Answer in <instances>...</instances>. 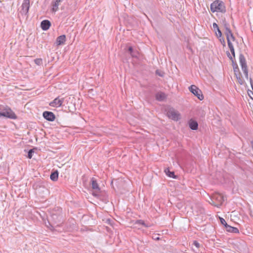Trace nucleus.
Instances as JSON below:
<instances>
[{
    "label": "nucleus",
    "mask_w": 253,
    "mask_h": 253,
    "mask_svg": "<svg viewBox=\"0 0 253 253\" xmlns=\"http://www.w3.org/2000/svg\"><path fill=\"white\" fill-rule=\"evenodd\" d=\"M210 8L211 11L213 13L215 12L224 13L226 11L224 2L219 0H216L211 3Z\"/></svg>",
    "instance_id": "nucleus-1"
},
{
    "label": "nucleus",
    "mask_w": 253,
    "mask_h": 253,
    "mask_svg": "<svg viewBox=\"0 0 253 253\" xmlns=\"http://www.w3.org/2000/svg\"><path fill=\"white\" fill-rule=\"evenodd\" d=\"M211 201L209 203L215 207H219L224 201V197L218 193H215L212 195L210 198Z\"/></svg>",
    "instance_id": "nucleus-2"
},
{
    "label": "nucleus",
    "mask_w": 253,
    "mask_h": 253,
    "mask_svg": "<svg viewBox=\"0 0 253 253\" xmlns=\"http://www.w3.org/2000/svg\"><path fill=\"white\" fill-rule=\"evenodd\" d=\"M189 90L194 95L197 97V98L202 100L204 99V96L202 94V91L196 85H191L189 87Z\"/></svg>",
    "instance_id": "nucleus-3"
},
{
    "label": "nucleus",
    "mask_w": 253,
    "mask_h": 253,
    "mask_svg": "<svg viewBox=\"0 0 253 253\" xmlns=\"http://www.w3.org/2000/svg\"><path fill=\"white\" fill-rule=\"evenodd\" d=\"M167 115L169 118L174 121H178L180 118L179 112L172 108L168 110Z\"/></svg>",
    "instance_id": "nucleus-4"
},
{
    "label": "nucleus",
    "mask_w": 253,
    "mask_h": 253,
    "mask_svg": "<svg viewBox=\"0 0 253 253\" xmlns=\"http://www.w3.org/2000/svg\"><path fill=\"white\" fill-rule=\"evenodd\" d=\"M225 27V34L226 36L227 40V43L229 44V43H232L231 41H234L235 40V37H234L228 24H225L224 25Z\"/></svg>",
    "instance_id": "nucleus-5"
},
{
    "label": "nucleus",
    "mask_w": 253,
    "mask_h": 253,
    "mask_svg": "<svg viewBox=\"0 0 253 253\" xmlns=\"http://www.w3.org/2000/svg\"><path fill=\"white\" fill-rule=\"evenodd\" d=\"M240 63L242 67V71L245 74V77L248 78V73L247 66L246 65V59L243 55L240 54L239 56Z\"/></svg>",
    "instance_id": "nucleus-6"
},
{
    "label": "nucleus",
    "mask_w": 253,
    "mask_h": 253,
    "mask_svg": "<svg viewBox=\"0 0 253 253\" xmlns=\"http://www.w3.org/2000/svg\"><path fill=\"white\" fill-rule=\"evenodd\" d=\"M4 117L10 119H15L16 117L15 114L9 108L0 112V117Z\"/></svg>",
    "instance_id": "nucleus-7"
},
{
    "label": "nucleus",
    "mask_w": 253,
    "mask_h": 253,
    "mask_svg": "<svg viewBox=\"0 0 253 253\" xmlns=\"http://www.w3.org/2000/svg\"><path fill=\"white\" fill-rule=\"evenodd\" d=\"M91 185L92 189L95 191L92 193V195L94 196H97L98 195V193L100 191V189L96 179L94 177H92L91 179Z\"/></svg>",
    "instance_id": "nucleus-8"
},
{
    "label": "nucleus",
    "mask_w": 253,
    "mask_h": 253,
    "mask_svg": "<svg viewBox=\"0 0 253 253\" xmlns=\"http://www.w3.org/2000/svg\"><path fill=\"white\" fill-rule=\"evenodd\" d=\"M64 102V98H60L59 97L55 98L52 101L49 103V105L53 107H60Z\"/></svg>",
    "instance_id": "nucleus-9"
},
{
    "label": "nucleus",
    "mask_w": 253,
    "mask_h": 253,
    "mask_svg": "<svg viewBox=\"0 0 253 253\" xmlns=\"http://www.w3.org/2000/svg\"><path fill=\"white\" fill-rule=\"evenodd\" d=\"M21 6V12L22 14H27L30 7V0H24Z\"/></svg>",
    "instance_id": "nucleus-10"
},
{
    "label": "nucleus",
    "mask_w": 253,
    "mask_h": 253,
    "mask_svg": "<svg viewBox=\"0 0 253 253\" xmlns=\"http://www.w3.org/2000/svg\"><path fill=\"white\" fill-rule=\"evenodd\" d=\"M43 117L46 120L51 122L53 121L55 119L54 114L52 112L49 111H44L43 113Z\"/></svg>",
    "instance_id": "nucleus-11"
},
{
    "label": "nucleus",
    "mask_w": 253,
    "mask_h": 253,
    "mask_svg": "<svg viewBox=\"0 0 253 253\" xmlns=\"http://www.w3.org/2000/svg\"><path fill=\"white\" fill-rule=\"evenodd\" d=\"M62 1V0H53L52 1L51 5L52 9L51 10L53 12H55L58 9V6L59 5L60 2Z\"/></svg>",
    "instance_id": "nucleus-12"
},
{
    "label": "nucleus",
    "mask_w": 253,
    "mask_h": 253,
    "mask_svg": "<svg viewBox=\"0 0 253 253\" xmlns=\"http://www.w3.org/2000/svg\"><path fill=\"white\" fill-rule=\"evenodd\" d=\"M50 25V23L48 20H44L41 22V27L43 30L46 31L49 28Z\"/></svg>",
    "instance_id": "nucleus-13"
},
{
    "label": "nucleus",
    "mask_w": 253,
    "mask_h": 253,
    "mask_svg": "<svg viewBox=\"0 0 253 253\" xmlns=\"http://www.w3.org/2000/svg\"><path fill=\"white\" fill-rule=\"evenodd\" d=\"M66 41V36L64 35H61L57 37L56 41L57 45H59L63 44Z\"/></svg>",
    "instance_id": "nucleus-14"
},
{
    "label": "nucleus",
    "mask_w": 253,
    "mask_h": 253,
    "mask_svg": "<svg viewBox=\"0 0 253 253\" xmlns=\"http://www.w3.org/2000/svg\"><path fill=\"white\" fill-rule=\"evenodd\" d=\"M189 126L191 129L197 130L198 128V124L196 121L191 120L189 122Z\"/></svg>",
    "instance_id": "nucleus-15"
},
{
    "label": "nucleus",
    "mask_w": 253,
    "mask_h": 253,
    "mask_svg": "<svg viewBox=\"0 0 253 253\" xmlns=\"http://www.w3.org/2000/svg\"><path fill=\"white\" fill-rule=\"evenodd\" d=\"M166 98L165 94L163 92H158L156 94V98L159 101H164Z\"/></svg>",
    "instance_id": "nucleus-16"
},
{
    "label": "nucleus",
    "mask_w": 253,
    "mask_h": 253,
    "mask_svg": "<svg viewBox=\"0 0 253 253\" xmlns=\"http://www.w3.org/2000/svg\"><path fill=\"white\" fill-rule=\"evenodd\" d=\"M226 230L231 233H239V230L236 227H232L230 225L226 226Z\"/></svg>",
    "instance_id": "nucleus-17"
},
{
    "label": "nucleus",
    "mask_w": 253,
    "mask_h": 253,
    "mask_svg": "<svg viewBox=\"0 0 253 253\" xmlns=\"http://www.w3.org/2000/svg\"><path fill=\"white\" fill-rule=\"evenodd\" d=\"M58 172L57 170L52 172L50 176V179L54 181H55L58 179Z\"/></svg>",
    "instance_id": "nucleus-18"
},
{
    "label": "nucleus",
    "mask_w": 253,
    "mask_h": 253,
    "mask_svg": "<svg viewBox=\"0 0 253 253\" xmlns=\"http://www.w3.org/2000/svg\"><path fill=\"white\" fill-rule=\"evenodd\" d=\"M165 172L166 174L169 177H172L173 178H175L176 176L174 175L173 171H170L169 169H165Z\"/></svg>",
    "instance_id": "nucleus-19"
},
{
    "label": "nucleus",
    "mask_w": 253,
    "mask_h": 253,
    "mask_svg": "<svg viewBox=\"0 0 253 253\" xmlns=\"http://www.w3.org/2000/svg\"><path fill=\"white\" fill-rule=\"evenodd\" d=\"M135 224H141V225H143L144 226H145L146 227H149L150 226V224H146L145 223V222L143 220H136V222H135Z\"/></svg>",
    "instance_id": "nucleus-20"
},
{
    "label": "nucleus",
    "mask_w": 253,
    "mask_h": 253,
    "mask_svg": "<svg viewBox=\"0 0 253 253\" xmlns=\"http://www.w3.org/2000/svg\"><path fill=\"white\" fill-rule=\"evenodd\" d=\"M228 47L232 53V54L233 56V57L235 58V51H234L233 45L232 44V43H229V44H228Z\"/></svg>",
    "instance_id": "nucleus-21"
},
{
    "label": "nucleus",
    "mask_w": 253,
    "mask_h": 253,
    "mask_svg": "<svg viewBox=\"0 0 253 253\" xmlns=\"http://www.w3.org/2000/svg\"><path fill=\"white\" fill-rule=\"evenodd\" d=\"M130 55L133 57H137L138 55V52L137 50H133V51L130 53Z\"/></svg>",
    "instance_id": "nucleus-22"
},
{
    "label": "nucleus",
    "mask_w": 253,
    "mask_h": 253,
    "mask_svg": "<svg viewBox=\"0 0 253 253\" xmlns=\"http://www.w3.org/2000/svg\"><path fill=\"white\" fill-rule=\"evenodd\" d=\"M219 219H220L221 223L222 224H223V225H224L225 227L226 228V226H228V225L227 224V223H226V221L224 220V219H223L222 217H220Z\"/></svg>",
    "instance_id": "nucleus-23"
},
{
    "label": "nucleus",
    "mask_w": 253,
    "mask_h": 253,
    "mask_svg": "<svg viewBox=\"0 0 253 253\" xmlns=\"http://www.w3.org/2000/svg\"><path fill=\"white\" fill-rule=\"evenodd\" d=\"M34 150L33 149H30L29 152H28V158L29 159H31L32 156H33V154L34 153Z\"/></svg>",
    "instance_id": "nucleus-24"
},
{
    "label": "nucleus",
    "mask_w": 253,
    "mask_h": 253,
    "mask_svg": "<svg viewBox=\"0 0 253 253\" xmlns=\"http://www.w3.org/2000/svg\"><path fill=\"white\" fill-rule=\"evenodd\" d=\"M34 61L35 63L38 65H41L42 63V60L41 59H36Z\"/></svg>",
    "instance_id": "nucleus-25"
},
{
    "label": "nucleus",
    "mask_w": 253,
    "mask_h": 253,
    "mask_svg": "<svg viewBox=\"0 0 253 253\" xmlns=\"http://www.w3.org/2000/svg\"><path fill=\"white\" fill-rule=\"evenodd\" d=\"M217 32H215L217 37L220 38L222 36V33H221V31L219 30V29H218L217 30Z\"/></svg>",
    "instance_id": "nucleus-26"
},
{
    "label": "nucleus",
    "mask_w": 253,
    "mask_h": 253,
    "mask_svg": "<svg viewBox=\"0 0 253 253\" xmlns=\"http://www.w3.org/2000/svg\"><path fill=\"white\" fill-rule=\"evenodd\" d=\"M193 245H194L196 248H199L200 247V244L197 241H194L193 242Z\"/></svg>",
    "instance_id": "nucleus-27"
},
{
    "label": "nucleus",
    "mask_w": 253,
    "mask_h": 253,
    "mask_svg": "<svg viewBox=\"0 0 253 253\" xmlns=\"http://www.w3.org/2000/svg\"><path fill=\"white\" fill-rule=\"evenodd\" d=\"M213 28L214 30L216 31L217 29H219V27H218V25L215 23H214L213 24Z\"/></svg>",
    "instance_id": "nucleus-28"
},
{
    "label": "nucleus",
    "mask_w": 253,
    "mask_h": 253,
    "mask_svg": "<svg viewBox=\"0 0 253 253\" xmlns=\"http://www.w3.org/2000/svg\"><path fill=\"white\" fill-rule=\"evenodd\" d=\"M220 41L221 43V44L224 46H225V40L223 38H222V39H220Z\"/></svg>",
    "instance_id": "nucleus-29"
},
{
    "label": "nucleus",
    "mask_w": 253,
    "mask_h": 253,
    "mask_svg": "<svg viewBox=\"0 0 253 253\" xmlns=\"http://www.w3.org/2000/svg\"><path fill=\"white\" fill-rule=\"evenodd\" d=\"M227 56L229 57V58H230V60H231L232 61V62L233 61V58L232 57V56L230 55V53L229 52H228L227 53Z\"/></svg>",
    "instance_id": "nucleus-30"
},
{
    "label": "nucleus",
    "mask_w": 253,
    "mask_h": 253,
    "mask_svg": "<svg viewBox=\"0 0 253 253\" xmlns=\"http://www.w3.org/2000/svg\"><path fill=\"white\" fill-rule=\"evenodd\" d=\"M133 49L132 47L130 46L128 48V51L130 52V54L133 51Z\"/></svg>",
    "instance_id": "nucleus-31"
},
{
    "label": "nucleus",
    "mask_w": 253,
    "mask_h": 253,
    "mask_svg": "<svg viewBox=\"0 0 253 253\" xmlns=\"http://www.w3.org/2000/svg\"><path fill=\"white\" fill-rule=\"evenodd\" d=\"M237 79H239V82L240 83V84H242L243 83H242V81L241 80V79H240V77H239V78L237 77Z\"/></svg>",
    "instance_id": "nucleus-32"
},
{
    "label": "nucleus",
    "mask_w": 253,
    "mask_h": 253,
    "mask_svg": "<svg viewBox=\"0 0 253 253\" xmlns=\"http://www.w3.org/2000/svg\"><path fill=\"white\" fill-rule=\"evenodd\" d=\"M156 73L157 74H158L160 76H162V75H161V73L158 74V71H156Z\"/></svg>",
    "instance_id": "nucleus-33"
},
{
    "label": "nucleus",
    "mask_w": 253,
    "mask_h": 253,
    "mask_svg": "<svg viewBox=\"0 0 253 253\" xmlns=\"http://www.w3.org/2000/svg\"><path fill=\"white\" fill-rule=\"evenodd\" d=\"M237 68H238L237 67H236V68H235V69H234V71H235V72H236V70H237Z\"/></svg>",
    "instance_id": "nucleus-34"
},
{
    "label": "nucleus",
    "mask_w": 253,
    "mask_h": 253,
    "mask_svg": "<svg viewBox=\"0 0 253 253\" xmlns=\"http://www.w3.org/2000/svg\"><path fill=\"white\" fill-rule=\"evenodd\" d=\"M237 68H238L237 67H236V68H235V69H234V71H235V72H236V70H237Z\"/></svg>",
    "instance_id": "nucleus-35"
}]
</instances>
